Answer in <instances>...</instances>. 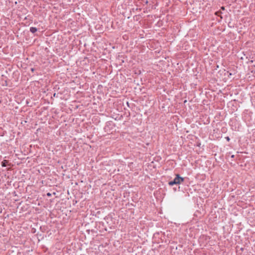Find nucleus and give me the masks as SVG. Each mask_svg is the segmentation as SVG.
<instances>
[{"mask_svg": "<svg viewBox=\"0 0 255 255\" xmlns=\"http://www.w3.org/2000/svg\"><path fill=\"white\" fill-rule=\"evenodd\" d=\"M222 13V11L220 10L219 11H217L215 12V14L217 16H220L221 18H223V17L221 16V14Z\"/></svg>", "mask_w": 255, "mask_h": 255, "instance_id": "nucleus-4", "label": "nucleus"}, {"mask_svg": "<svg viewBox=\"0 0 255 255\" xmlns=\"http://www.w3.org/2000/svg\"><path fill=\"white\" fill-rule=\"evenodd\" d=\"M53 97H57V94L56 93H54Z\"/></svg>", "mask_w": 255, "mask_h": 255, "instance_id": "nucleus-8", "label": "nucleus"}, {"mask_svg": "<svg viewBox=\"0 0 255 255\" xmlns=\"http://www.w3.org/2000/svg\"><path fill=\"white\" fill-rule=\"evenodd\" d=\"M47 196L48 197H50V196H51V194L50 193H47Z\"/></svg>", "mask_w": 255, "mask_h": 255, "instance_id": "nucleus-6", "label": "nucleus"}, {"mask_svg": "<svg viewBox=\"0 0 255 255\" xmlns=\"http://www.w3.org/2000/svg\"><path fill=\"white\" fill-rule=\"evenodd\" d=\"M225 138H226V140H227V141H230V137H229V136H227V137H225Z\"/></svg>", "mask_w": 255, "mask_h": 255, "instance_id": "nucleus-5", "label": "nucleus"}, {"mask_svg": "<svg viewBox=\"0 0 255 255\" xmlns=\"http://www.w3.org/2000/svg\"><path fill=\"white\" fill-rule=\"evenodd\" d=\"M1 103V101L0 100V103Z\"/></svg>", "mask_w": 255, "mask_h": 255, "instance_id": "nucleus-9", "label": "nucleus"}, {"mask_svg": "<svg viewBox=\"0 0 255 255\" xmlns=\"http://www.w3.org/2000/svg\"><path fill=\"white\" fill-rule=\"evenodd\" d=\"M8 160H3L1 162V166L2 167H6L7 165H8Z\"/></svg>", "mask_w": 255, "mask_h": 255, "instance_id": "nucleus-2", "label": "nucleus"}, {"mask_svg": "<svg viewBox=\"0 0 255 255\" xmlns=\"http://www.w3.org/2000/svg\"><path fill=\"white\" fill-rule=\"evenodd\" d=\"M225 9V7L224 6H222L221 7L220 10H224Z\"/></svg>", "mask_w": 255, "mask_h": 255, "instance_id": "nucleus-7", "label": "nucleus"}, {"mask_svg": "<svg viewBox=\"0 0 255 255\" xmlns=\"http://www.w3.org/2000/svg\"><path fill=\"white\" fill-rule=\"evenodd\" d=\"M29 31L32 33H34L37 31V28L34 27H31L30 28Z\"/></svg>", "mask_w": 255, "mask_h": 255, "instance_id": "nucleus-3", "label": "nucleus"}, {"mask_svg": "<svg viewBox=\"0 0 255 255\" xmlns=\"http://www.w3.org/2000/svg\"><path fill=\"white\" fill-rule=\"evenodd\" d=\"M184 180V179L181 177L179 174H176L175 178L172 181H170L168 182V184L170 186H173L175 184H180L181 183L183 182Z\"/></svg>", "mask_w": 255, "mask_h": 255, "instance_id": "nucleus-1", "label": "nucleus"}]
</instances>
